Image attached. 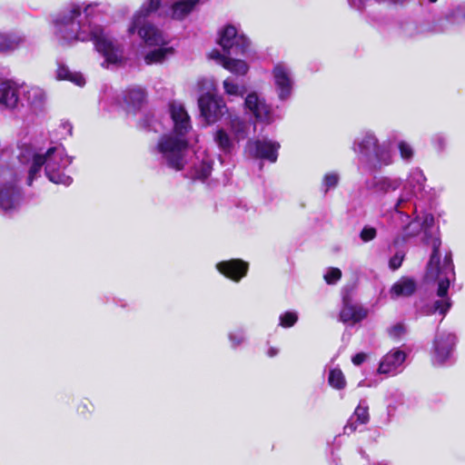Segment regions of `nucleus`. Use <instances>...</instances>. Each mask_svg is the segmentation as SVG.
<instances>
[{
	"label": "nucleus",
	"mask_w": 465,
	"mask_h": 465,
	"mask_svg": "<svg viewBox=\"0 0 465 465\" xmlns=\"http://www.w3.org/2000/svg\"><path fill=\"white\" fill-rule=\"evenodd\" d=\"M97 5L96 3L68 5L52 19L54 36L63 45L93 41L107 65L120 64L124 61L123 48L102 25L93 24L90 20V15Z\"/></svg>",
	"instance_id": "1"
},
{
	"label": "nucleus",
	"mask_w": 465,
	"mask_h": 465,
	"mask_svg": "<svg viewBox=\"0 0 465 465\" xmlns=\"http://www.w3.org/2000/svg\"><path fill=\"white\" fill-rule=\"evenodd\" d=\"M169 116L172 121V132L163 134L151 151L167 166L179 171L186 163L189 147L186 135L192 125L187 111L179 102L170 103Z\"/></svg>",
	"instance_id": "2"
},
{
	"label": "nucleus",
	"mask_w": 465,
	"mask_h": 465,
	"mask_svg": "<svg viewBox=\"0 0 465 465\" xmlns=\"http://www.w3.org/2000/svg\"><path fill=\"white\" fill-rule=\"evenodd\" d=\"M160 5L161 0H145L134 15L128 27L130 35L137 32L146 45L160 46L145 55L144 60L147 64L161 63L173 54V47L164 46L167 41L163 33L147 21V17L157 11Z\"/></svg>",
	"instance_id": "3"
},
{
	"label": "nucleus",
	"mask_w": 465,
	"mask_h": 465,
	"mask_svg": "<svg viewBox=\"0 0 465 465\" xmlns=\"http://www.w3.org/2000/svg\"><path fill=\"white\" fill-rule=\"evenodd\" d=\"M429 243L432 247V253L427 265L426 277L429 280L437 281V296L439 299L428 310V313L439 312L444 315L451 306L448 290L450 281L454 278V266L450 253H446L443 260H440V247L441 242L440 238L433 237Z\"/></svg>",
	"instance_id": "4"
},
{
	"label": "nucleus",
	"mask_w": 465,
	"mask_h": 465,
	"mask_svg": "<svg viewBox=\"0 0 465 465\" xmlns=\"http://www.w3.org/2000/svg\"><path fill=\"white\" fill-rule=\"evenodd\" d=\"M20 159L22 162L31 161L28 185L32 184L43 165L45 166V174L52 183L69 185L72 182L71 177L64 173V170L71 164L72 160L67 156L63 146L50 147L45 153L27 152L21 154Z\"/></svg>",
	"instance_id": "5"
},
{
	"label": "nucleus",
	"mask_w": 465,
	"mask_h": 465,
	"mask_svg": "<svg viewBox=\"0 0 465 465\" xmlns=\"http://www.w3.org/2000/svg\"><path fill=\"white\" fill-rule=\"evenodd\" d=\"M218 44L228 55L243 54L250 45L249 40L232 25H227L220 32Z\"/></svg>",
	"instance_id": "6"
},
{
	"label": "nucleus",
	"mask_w": 465,
	"mask_h": 465,
	"mask_svg": "<svg viewBox=\"0 0 465 465\" xmlns=\"http://www.w3.org/2000/svg\"><path fill=\"white\" fill-rule=\"evenodd\" d=\"M218 44L228 55L243 54L250 45L249 40L232 25H227L220 32Z\"/></svg>",
	"instance_id": "7"
},
{
	"label": "nucleus",
	"mask_w": 465,
	"mask_h": 465,
	"mask_svg": "<svg viewBox=\"0 0 465 465\" xmlns=\"http://www.w3.org/2000/svg\"><path fill=\"white\" fill-rule=\"evenodd\" d=\"M426 181L427 179L420 168H412L407 176L405 183L402 184L401 194L396 202L395 208H401L404 203H407L413 196L423 192Z\"/></svg>",
	"instance_id": "8"
},
{
	"label": "nucleus",
	"mask_w": 465,
	"mask_h": 465,
	"mask_svg": "<svg viewBox=\"0 0 465 465\" xmlns=\"http://www.w3.org/2000/svg\"><path fill=\"white\" fill-rule=\"evenodd\" d=\"M272 74L279 99L282 101L287 100L291 97L294 86L291 68L283 63H278L273 66Z\"/></svg>",
	"instance_id": "9"
},
{
	"label": "nucleus",
	"mask_w": 465,
	"mask_h": 465,
	"mask_svg": "<svg viewBox=\"0 0 465 465\" xmlns=\"http://www.w3.org/2000/svg\"><path fill=\"white\" fill-rule=\"evenodd\" d=\"M245 110L252 114L256 121L270 124L275 117L273 112L265 99L255 92L247 94L244 100Z\"/></svg>",
	"instance_id": "10"
},
{
	"label": "nucleus",
	"mask_w": 465,
	"mask_h": 465,
	"mask_svg": "<svg viewBox=\"0 0 465 465\" xmlns=\"http://www.w3.org/2000/svg\"><path fill=\"white\" fill-rule=\"evenodd\" d=\"M280 144L267 139L249 140L245 146L246 153L254 158L265 159L275 163L278 157Z\"/></svg>",
	"instance_id": "11"
},
{
	"label": "nucleus",
	"mask_w": 465,
	"mask_h": 465,
	"mask_svg": "<svg viewBox=\"0 0 465 465\" xmlns=\"http://www.w3.org/2000/svg\"><path fill=\"white\" fill-rule=\"evenodd\" d=\"M198 103L201 114L208 123L216 122L226 111L223 99L215 94H203Z\"/></svg>",
	"instance_id": "12"
},
{
	"label": "nucleus",
	"mask_w": 465,
	"mask_h": 465,
	"mask_svg": "<svg viewBox=\"0 0 465 465\" xmlns=\"http://www.w3.org/2000/svg\"><path fill=\"white\" fill-rule=\"evenodd\" d=\"M22 203V193L14 183L0 186V212L10 214L18 210Z\"/></svg>",
	"instance_id": "13"
},
{
	"label": "nucleus",
	"mask_w": 465,
	"mask_h": 465,
	"mask_svg": "<svg viewBox=\"0 0 465 465\" xmlns=\"http://www.w3.org/2000/svg\"><path fill=\"white\" fill-rule=\"evenodd\" d=\"M456 337L451 333H438L434 341L433 361L437 364L444 363L453 351Z\"/></svg>",
	"instance_id": "14"
},
{
	"label": "nucleus",
	"mask_w": 465,
	"mask_h": 465,
	"mask_svg": "<svg viewBox=\"0 0 465 465\" xmlns=\"http://www.w3.org/2000/svg\"><path fill=\"white\" fill-rule=\"evenodd\" d=\"M406 354L400 350H391L385 354L379 364L378 372L381 374L396 375L402 370Z\"/></svg>",
	"instance_id": "15"
},
{
	"label": "nucleus",
	"mask_w": 465,
	"mask_h": 465,
	"mask_svg": "<svg viewBox=\"0 0 465 465\" xmlns=\"http://www.w3.org/2000/svg\"><path fill=\"white\" fill-rule=\"evenodd\" d=\"M378 142L373 133L366 132L354 139L351 150L360 159L368 161L375 147L378 146Z\"/></svg>",
	"instance_id": "16"
},
{
	"label": "nucleus",
	"mask_w": 465,
	"mask_h": 465,
	"mask_svg": "<svg viewBox=\"0 0 465 465\" xmlns=\"http://www.w3.org/2000/svg\"><path fill=\"white\" fill-rule=\"evenodd\" d=\"M22 99V84L14 81L0 83V103L8 108H15Z\"/></svg>",
	"instance_id": "17"
},
{
	"label": "nucleus",
	"mask_w": 465,
	"mask_h": 465,
	"mask_svg": "<svg viewBox=\"0 0 465 465\" xmlns=\"http://www.w3.org/2000/svg\"><path fill=\"white\" fill-rule=\"evenodd\" d=\"M209 57L217 61V63L222 64L232 74L237 75H244L249 70V65L245 61L233 58L232 55L223 54L217 50L212 51L209 54Z\"/></svg>",
	"instance_id": "18"
},
{
	"label": "nucleus",
	"mask_w": 465,
	"mask_h": 465,
	"mask_svg": "<svg viewBox=\"0 0 465 465\" xmlns=\"http://www.w3.org/2000/svg\"><path fill=\"white\" fill-rule=\"evenodd\" d=\"M216 269L227 278L239 282L248 271V263L238 259L224 261L216 264Z\"/></svg>",
	"instance_id": "19"
},
{
	"label": "nucleus",
	"mask_w": 465,
	"mask_h": 465,
	"mask_svg": "<svg viewBox=\"0 0 465 465\" xmlns=\"http://www.w3.org/2000/svg\"><path fill=\"white\" fill-rule=\"evenodd\" d=\"M402 188V180L392 176H375L369 188L379 193H389Z\"/></svg>",
	"instance_id": "20"
},
{
	"label": "nucleus",
	"mask_w": 465,
	"mask_h": 465,
	"mask_svg": "<svg viewBox=\"0 0 465 465\" xmlns=\"http://www.w3.org/2000/svg\"><path fill=\"white\" fill-rule=\"evenodd\" d=\"M200 0H179L173 3L167 15L173 20H183L199 5Z\"/></svg>",
	"instance_id": "21"
},
{
	"label": "nucleus",
	"mask_w": 465,
	"mask_h": 465,
	"mask_svg": "<svg viewBox=\"0 0 465 465\" xmlns=\"http://www.w3.org/2000/svg\"><path fill=\"white\" fill-rule=\"evenodd\" d=\"M367 162L378 168L388 166L393 162V153L388 145L378 142V146L375 147Z\"/></svg>",
	"instance_id": "22"
},
{
	"label": "nucleus",
	"mask_w": 465,
	"mask_h": 465,
	"mask_svg": "<svg viewBox=\"0 0 465 465\" xmlns=\"http://www.w3.org/2000/svg\"><path fill=\"white\" fill-rule=\"evenodd\" d=\"M416 287V282L413 279L401 277L399 281L393 283L390 290V294L392 299L408 297L414 293Z\"/></svg>",
	"instance_id": "23"
},
{
	"label": "nucleus",
	"mask_w": 465,
	"mask_h": 465,
	"mask_svg": "<svg viewBox=\"0 0 465 465\" xmlns=\"http://www.w3.org/2000/svg\"><path fill=\"white\" fill-rule=\"evenodd\" d=\"M368 315V311L360 305L345 304L341 311V321L345 323L354 324L362 321Z\"/></svg>",
	"instance_id": "24"
},
{
	"label": "nucleus",
	"mask_w": 465,
	"mask_h": 465,
	"mask_svg": "<svg viewBox=\"0 0 465 465\" xmlns=\"http://www.w3.org/2000/svg\"><path fill=\"white\" fill-rule=\"evenodd\" d=\"M22 96L35 109H40L45 101L44 90L36 86L22 84Z\"/></svg>",
	"instance_id": "25"
},
{
	"label": "nucleus",
	"mask_w": 465,
	"mask_h": 465,
	"mask_svg": "<svg viewBox=\"0 0 465 465\" xmlns=\"http://www.w3.org/2000/svg\"><path fill=\"white\" fill-rule=\"evenodd\" d=\"M369 420L368 406L365 401H361L356 408L353 415L350 418L348 423L344 427V433L351 434L357 429V424H365Z\"/></svg>",
	"instance_id": "26"
},
{
	"label": "nucleus",
	"mask_w": 465,
	"mask_h": 465,
	"mask_svg": "<svg viewBox=\"0 0 465 465\" xmlns=\"http://www.w3.org/2000/svg\"><path fill=\"white\" fill-rule=\"evenodd\" d=\"M25 42L18 33H0V53H9L17 49Z\"/></svg>",
	"instance_id": "27"
},
{
	"label": "nucleus",
	"mask_w": 465,
	"mask_h": 465,
	"mask_svg": "<svg viewBox=\"0 0 465 465\" xmlns=\"http://www.w3.org/2000/svg\"><path fill=\"white\" fill-rule=\"evenodd\" d=\"M229 127L236 141L243 140L248 136L250 124L237 115H230Z\"/></svg>",
	"instance_id": "28"
},
{
	"label": "nucleus",
	"mask_w": 465,
	"mask_h": 465,
	"mask_svg": "<svg viewBox=\"0 0 465 465\" xmlns=\"http://www.w3.org/2000/svg\"><path fill=\"white\" fill-rule=\"evenodd\" d=\"M56 78L58 80L70 81L78 86H83L85 84V79L82 74L70 71L69 68L63 64H58Z\"/></svg>",
	"instance_id": "29"
},
{
	"label": "nucleus",
	"mask_w": 465,
	"mask_h": 465,
	"mask_svg": "<svg viewBox=\"0 0 465 465\" xmlns=\"http://www.w3.org/2000/svg\"><path fill=\"white\" fill-rule=\"evenodd\" d=\"M213 139L218 147L225 153L231 152L233 148V140L223 129L217 130L213 135Z\"/></svg>",
	"instance_id": "30"
},
{
	"label": "nucleus",
	"mask_w": 465,
	"mask_h": 465,
	"mask_svg": "<svg viewBox=\"0 0 465 465\" xmlns=\"http://www.w3.org/2000/svg\"><path fill=\"white\" fill-rule=\"evenodd\" d=\"M144 92L141 88L129 90L124 96L125 103L133 108L139 107L144 101Z\"/></svg>",
	"instance_id": "31"
},
{
	"label": "nucleus",
	"mask_w": 465,
	"mask_h": 465,
	"mask_svg": "<svg viewBox=\"0 0 465 465\" xmlns=\"http://www.w3.org/2000/svg\"><path fill=\"white\" fill-rule=\"evenodd\" d=\"M328 383L335 390H342L346 386V380L340 369H331L328 375Z\"/></svg>",
	"instance_id": "32"
},
{
	"label": "nucleus",
	"mask_w": 465,
	"mask_h": 465,
	"mask_svg": "<svg viewBox=\"0 0 465 465\" xmlns=\"http://www.w3.org/2000/svg\"><path fill=\"white\" fill-rule=\"evenodd\" d=\"M224 93L229 96H242L245 93V88L238 84L232 78H226L223 83Z\"/></svg>",
	"instance_id": "33"
},
{
	"label": "nucleus",
	"mask_w": 465,
	"mask_h": 465,
	"mask_svg": "<svg viewBox=\"0 0 465 465\" xmlns=\"http://www.w3.org/2000/svg\"><path fill=\"white\" fill-rule=\"evenodd\" d=\"M400 34L405 38H415L421 34L420 26L414 22H405L400 26Z\"/></svg>",
	"instance_id": "34"
},
{
	"label": "nucleus",
	"mask_w": 465,
	"mask_h": 465,
	"mask_svg": "<svg viewBox=\"0 0 465 465\" xmlns=\"http://www.w3.org/2000/svg\"><path fill=\"white\" fill-rule=\"evenodd\" d=\"M397 147L402 161L406 163H411L415 154V151L412 145L407 141L401 140L398 142Z\"/></svg>",
	"instance_id": "35"
},
{
	"label": "nucleus",
	"mask_w": 465,
	"mask_h": 465,
	"mask_svg": "<svg viewBox=\"0 0 465 465\" xmlns=\"http://www.w3.org/2000/svg\"><path fill=\"white\" fill-rule=\"evenodd\" d=\"M212 172V164L209 160H203L199 165H194L193 177L195 179H205Z\"/></svg>",
	"instance_id": "36"
},
{
	"label": "nucleus",
	"mask_w": 465,
	"mask_h": 465,
	"mask_svg": "<svg viewBox=\"0 0 465 465\" xmlns=\"http://www.w3.org/2000/svg\"><path fill=\"white\" fill-rule=\"evenodd\" d=\"M298 321V313L289 311L281 314L279 317V325L282 328L292 327Z\"/></svg>",
	"instance_id": "37"
},
{
	"label": "nucleus",
	"mask_w": 465,
	"mask_h": 465,
	"mask_svg": "<svg viewBox=\"0 0 465 465\" xmlns=\"http://www.w3.org/2000/svg\"><path fill=\"white\" fill-rule=\"evenodd\" d=\"M228 338L232 348L242 344L245 341V331L242 329H236L228 333Z\"/></svg>",
	"instance_id": "38"
},
{
	"label": "nucleus",
	"mask_w": 465,
	"mask_h": 465,
	"mask_svg": "<svg viewBox=\"0 0 465 465\" xmlns=\"http://www.w3.org/2000/svg\"><path fill=\"white\" fill-rule=\"evenodd\" d=\"M340 177L337 173L331 172L324 175L322 180V186L325 193L329 190L335 188L339 183Z\"/></svg>",
	"instance_id": "39"
},
{
	"label": "nucleus",
	"mask_w": 465,
	"mask_h": 465,
	"mask_svg": "<svg viewBox=\"0 0 465 465\" xmlns=\"http://www.w3.org/2000/svg\"><path fill=\"white\" fill-rule=\"evenodd\" d=\"M341 278V270L334 267L329 268L324 274V280L328 284H335Z\"/></svg>",
	"instance_id": "40"
},
{
	"label": "nucleus",
	"mask_w": 465,
	"mask_h": 465,
	"mask_svg": "<svg viewBox=\"0 0 465 465\" xmlns=\"http://www.w3.org/2000/svg\"><path fill=\"white\" fill-rule=\"evenodd\" d=\"M200 88L204 94H215L217 86L213 78L203 79L199 82Z\"/></svg>",
	"instance_id": "41"
},
{
	"label": "nucleus",
	"mask_w": 465,
	"mask_h": 465,
	"mask_svg": "<svg viewBox=\"0 0 465 465\" xmlns=\"http://www.w3.org/2000/svg\"><path fill=\"white\" fill-rule=\"evenodd\" d=\"M377 231L375 228L371 226H364L360 232V238L362 242H368L375 239Z\"/></svg>",
	"instance_id": "42"
},
{
	"label": "nucleus",
	"mask_w": 465,
	"mask_h": 465,
	"mask_svg": "<svg viewBox=\"0 0 465 465\" xmlns=\"http://www.w3.org/2000/svg\"><path fill=\"white\" fill-rule=\"evenodd\" d=\"M422 229L420 221L415 220L411 222L405 228H404V233L406 237H412L417 235L420 231Z\"/></svg>",
	"instance_id": "43"
},
{
	"label": "nucleus",
	"mask_w": 465,
	"mask_h": 465,
	"mask_svg": "<svg viewBox=\"0 0 465 465\" xmlns=\"http://www.w3.org/2000/svg\"><path fill=\"white\" fill-rule=\"evenodd\" d=\"M405 254L402 252H397L389 261V266L395 271L401 266Z\"/></svg>",
	"instance_id": "44"
},
{
	"label": "nucleus",
	"mask_w": 465,
	"mask_h": 465,
	"mask_svg": "<svg viewBox=\"0 0 465 465\" xmlns=\"http://www.w3.org/2000/svg\"><path fill=\"white\" fill-rule=\"evenodd\" d=\"M389 334L391 338L399 339L406 331V328L402 323H397L389 329Z\"/></svg>",
	"instance_id": "45"
},
{
	"label": "nucleus",
	"mask_w": 465,
	"mask_h": 465,
	"mask_svg": "<svg viewBox=\"0 0 465 465\" xmlns=\"http://www.w3.org/2000/svg\"><path fill=\"white\" fill-rule=\"evenodd\" d=\"M422 229L427 231L428 229L431 228L434 224V217L430 213H425L423 214L421 218V222H420Z\"/></svg>",
	"instance_id": "46"
},
{
	"label": "nucleus",
	"mask_w": 465,
	"mask_h": 465,
	"mask_svg": "<svg viewBox=\"0 0 465 465\" xmlns=\"http://www.w3.org/2000/svg\"><path fill=\"white\" fill-rule=\"evenodd\" d=\"M433 143L438 150L441 151L445 147L446 138L441 134H437L433 137Z\"/></svg>",
	"instance_id": "47"
},
{
	"label": "nucleus",
	"mask_w": 465,
	"mask_h": 465,
	"mask_svg": "<svg viewBox=\"0 0 465 465\" xmlns=\"http://www.w3.org/2000/svg\"><path fill=\"white\" fill-rule=\"evenodd\" d=\"M366 360V354L363 352L357 353L352 357V362L355 365H361Z\"/></svg>",
	"instance_id": "48"
},
{
	"label": "nucleus",
	"mask_w": 465,
	"mask_h": 465,
	"mask_svg": "<svg viewBox=\"0 0 465 465\" xmlns=\"http://www.w3.org/2000/svg\"><path fill=\"white\" fill-rule=\"evenodd\" d=\"M278 352H279V350L277 348L271 347L267 351V355L269 357H274L278 354Z\"/></svg>",
	"instance_id": "49"
},
{
	"label": "nucleus",
	"mask_w": 465,
	"mask_h": 465,
	"mask_svg": "<svg viewBox=\"0 0 465 465\" xmlns=\"http://www.w3.org/2000/svg\"><path fill=\"white\" fill-rule=\"evenodd\" d=\"M441 26H443V25H442ZM446 31H447V28L442 27V28L440 29V32H446Z\"/></svg>",
	"instance_id": "50"
},
{
	"label": "nucleus",
	"mask_w": 465,
	"mask_h": 465,
	"mask_svg": "<svg viewBox=\"0 0 465 465\" xmlns=\"http://www.w3.org/2000/svg\"><path fill=\"white\" fill-rule=\"evenodd\" d=\"M430 3H435L437 0H429Z\"/></svg>",
	"instance_id": "51"
},
{
	"label": "nucleus",
	"mask_w": 465,
	"mask_h": 465,
	"mask_svg": "<svg viewBox=\"0 0 465 465\" xmlns=\"http://www.w3.org/2000/svg\"><path fill=\"white\" fill-rule=\"evenodd\" d=\"M443 24H447L448 23V20H443L442 21Z\"/></svg>",
	"instance_id": "52"
}]
</instances>
